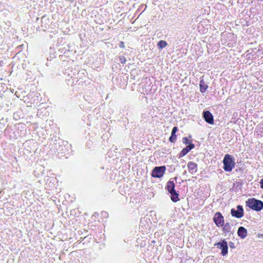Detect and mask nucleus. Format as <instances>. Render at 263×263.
<instances>
[{
	"instance_id": "2eb2a0df",
	"label": "nucleus",
	"mask_w": 263,
	"mask_h": 263,
	"mask_svg": "<svg viewBox=\"0 0 263 263\" xmlns=\"http://www.w3.org/2000/svg\"><path fill=\"white\" fill-rule=\"evenodd\" d=\"M222 230L224 233H229L231 231V227L229 222L223 224Z\"/></svg>"
},
{
	"instance_id": "39448f33",
	"label": "nucleus",
	"mask_w": 263,
	"mask_h": 263,
	"mask_svg": "<svg viewBox=\"0 0 263 263\" xmlns=\"http://www.w3.org/2000/svg\"><path fill=\"white\" fill-rule=\"evenodd\" d=\"M231 214L233 217L240 218L243 216V209L242 205H238L236 206V209H232L231 210Z\"/></svg>"
},
{
	"instance_id": "dca6fc26",
	"label": "nucleus",
	"mask_w": 263,
	"mask_h": 263,
	"mask_svg": "<svg viewBox=\"0 0 263 263\" xmlns=\"http://www.w3.org/2000/svg\"><path fill=\"white\" fill-rule=\"evenodd\" d=\"M167 45V43L166 41L163 40L160 41L157 44L159 49H162L165 47Z\"/></svg>"
},
{
	"instance_id": "b1692460",
	"label": "nucleus",
	"mask_w": 263,
	"mask_h": 263,
	"mask_svg": "<svg viewBox=\"0 0 263 263\" xmlns=\"http://www.w3.org/2000/svg\"><path fill=\"white\" fill-rule=\"evenodd\" d=\"M59 151H63V153H65V151L63 148V147L61 146H59Z\"/></svg>"
},
{
	"instance_id": "423d86ee",
	"label": "nucleus",
	"mask_w": 263,
	"mask_h": 263,
	"mask_svg": "<svg viewBox=\"0 0 263 263\" xmlns=\"http://www.w3.org/2000/svg\"><path fill=\"white\" fill-rule=\"evenodd\" d=\"M213 221L218 227H222L224 224V217L220 212H216L213 217Z\"/></svg>"
},
{
	"instance_id": "ddd939ff",
	"label": "nucleus",
	"mask_w": 263,
	"mask_h": 263,
	"mask_svg": "<svg viewBox=\"0 0 263 263\" xmlns=\"http://www.w3.org/2000/svg\"><path fill=\"white\" fill-rule=\"evenodd\" d=\"M175 183L174 182V181L173 180H171V179H170L167 182V184H166V185L165 187V189L168 191L169 190H171L175 189Z\"/></svg>"
},
{
	"instance_id": "a211bd4d",
	"label": "nucleus",
	"mask_w": 263,
	"mask_h": 263,
	"mask_svg": "<svg viewBox=\"0 0 263 263\" xmlns=\"http://www.w3.org/2000/svg\"><path fill=\"white\" fill-rule=\"evenodd\" d=\"M119 61L121 63L124 64V63H125V62L126 61V59L125 57H124V56H120L119 57Z\"/></svg>"
},
{
	"instance_id": "9b49d317",
	"label": "nucleus",
	"mask_w": 263,
	"mask_h": 263,
	"mask_svg": "<svg viewBox=\"0 0 263 263\" xmlns=\"http://www.w3.org/2000/svg\"><path fill=\"white\" fill-rule=\"evenodd\" d=\"M189 171L192 174L195 173L197 171V164L193 162H189L187 164Z\"/></svg>"
},
{
	"instance_id": "4468645a",
	"label": "nucleus",
	"mask_w": 263,
	"mask_h": 263,
	"mask_svg": "<svg viewBox=\"0 0 263 263\" xmlns=\"http://www.w3.org/2000/svg\"><path fill=\"white\" fill-rule=\"evenodd\" d=\"M171 199L174 202H176L179 201V194L176 192L175 193L171 194Z\"/></svg>"
},
{
	"instance_id": "20e7f679",
	"label": "nucleus",
	"mask_w": 263,
	"mask_h": 263,
	"mask_svg": "<svg viewBox=\"0 0 263 263\" xmlns=\"http://www.w3.org/2000/svg\"><path fill=\"white\" fill-rule=\"evenodd\" d=\"M214 246L221 250V254L222 256H226L228 254V245L225 239L221 240L220 241L216 243Z\"/></svg>"
},
{
	"instance_id": "4be33fe9",
	"label": "nucleus",
	"mask_w": 263,
	"mask_h": 263,
	"mask_svg": "<svg viewBox=\"0 0 263 263\" xmlns=\"http://www.w3.org/2000/svg\"><path fill=\"white\" fill-rule=\"evenodd\" d=\"M260 187L263 189V178L261 179L259 182Z\"/></svg>"
},
{
	"instance_id": "f3484780",
	"label": "nucleus",
	"mask_w": 263,
	"mask_h": 263,
	"mask_svg": "<svg viewBox=\"0 0 263 263\" xmlns=\"http://www.w3.org/2000/svg\"><path fill=\"white\" fill-rule=\"evenodd\" d=\"M182 142L185 145H189L190 144H192L191 143V142L189 141L187 137H183L182 139Z\"/></svg>"
},
{
	"instance_id": "bb28decb",
	"label": "nucleus",
	"mask_w": 263,
	"mask_h": 263,
	"mask_svg": "<svg viewBox=\"0 0 263 263\" xmlns=\"http://www.w3.org/2000/svg\"><path fill=\"white\" fill-rule=\"evenodd\" d=\"M174 179H175V180H177V177H175V178H174Z\"/></svg>"
},
{
	"instance_id": "393cba45",
	"label": "nucleus",
	"mask_w": 263,
	"mask_h": 263,
	"mask_svg": "<svg viewBox=\"0 0 263 263\" xmlns=\"http://www.w3.org/2000/svg\"><path fill=\"white\" fill-rule=\"evenodd\" d=\"M140 6H141V7L145 6V9H144V10H145L146 8V5H144V4L141 5Z\"/></svg>"
},
{
	"instance_id": "a878e982",
	"label": "nucleus",
	"mask_w": 263,
	"mask_h": 263,
	"mask_svg": "<svg viewBox=\"0 0 263 263\" xmlns=\"http://www.w3.org/2000/svg\"><path fill=\"white\" fill-rule=\"evenodd\" d=\"M186 173V171H185L183 173V175H185Z\"/></svg>"
},
{
	"instance_id": "7ed1b4c3",
	"label": "nucleus",
	"mask_w": 263,
	"mask_h": 263,
	"mask_svg": "<svg viewBox=\"0 0 263 263\" xmlns=\"http://www.w3.org/2000/svg\"><path fill=\"white\" fill-rule=\"evenodd\" d=\"M166 167L165 165L155 167L151 173L153 177L160 178L162 177L165 173Z\"/></svg>"
},
{
	"instance_id": "1a4fd4ad",
	"label": "nucleus",
	"mask_w": 263,
	"mask_h": 263,
	"mask_svg": "<svg viewBox=\"0 0 263 263\" xmlns=\"http://www.w3.org/2000/svg\"><path fill=\"white\" fill-rule=\"evenodd\" d=\"M237 234L241 238L244 239L247 236V230L243 227H240L238 229Z\"/></svg>"
},
{
	"instance_id": "6e6552de",
	"label": "nucleus",
	"mask_w": 263,
	"mask_h": 263,
	"mask_svg": "<svg viewBox=\"0 0 263 263\" xmlns=\"http://www.w3.org/2000/svg\"><path fill=\"white\" fill-rule=\"evenodd\" d=\"M195 147L194 144H190L187 145L185 147L183 148L182 151L178 154V158H182L186 155L191 150Z\"/></svg>"
},
{
	"instance_id": "9d476101",
	"label": "nucleus",
	"mask_w": 263,
	"mask_h": 263,
	"mask_svg": "<svg viewBox=\"0 0 263 263\" xmlns=\"http://www.w3.org/2000/svg\"><path fill=\"white\" fill-rule=\"evenodd\" d=\"M178 129L177 126H174L172 130L171 135L169 138V141L172 143H175L176 141L177 135H176V132L178 131Z\"/></svg>"
},
{
	"instance_id": "412c9836",
	"label": "nucleus",
	"mask_w": 263,
	"mask_h": 263,
	"mask_svg": "<svg viewBox=\"0 0 263 263\" xmlns=\"http://www.w3.org/2000/svg\"><path fill=\"white\" fill-rule=\"evenodd\" d=\"M119 47L121 48H125V46H124V42H122V41H120L119 43Z\"/></svg>"
},
{
	"instance_id": "6ab92c4d",
	"label": "nucleus",
	"mask_w": 263,
	"mask_h": 263,
	"mask_svg": "<svg viewBox=\"0 0 263 263\" xmlns=\"http://www.w3.org/2000/svg\"><path fill=\"white\" fill-rule=\"evenodd\" d=\"M101 216L103 218H107L108 217V214L105 211H103L101 213Z\"/></svg>"
},
{
	"instance_id": "f03ea898",
	"label": "nucleus",
	"mask_w": 263,
	"mask_h": 263,
	"mask_svg": "<svg viewBox=\"0 0 263 263\" xmlns=\"http://www.w3.org/2000/svg\"><path fill=\"white\" fill-rule=\"evenodd\" d=\"M223 170L226 172H231L235 165L234 157L229 154H226L223 159Z\"/></svg>"
},
{
	"instance_id": "aec40b11",
	"label": "nucleus",
	"mask_w": 263,
	"mask_h": 263,
	"mask_svg": "<svg viewBox=\"0 0 263 263\" xmlns=\"http://www.w3.org/2000/svg\"><path fill=\"white\" fill-rule=\"evenodd\" d=\"M229 245L230 248L231 249H234L235 248V246L234 242L230 241L229 243Z\"/></svg>"
},
{
	"instance_id": "5701e85b",
	"label": "nucleus",
	"mask_w": 263,
	"mask_h": 263,
	"mask_svg": "<svg viewBox=\"0 0 263 263\" xmlns=\"http://www.w3.org/2000/svg\"><path fill=\"white\" fill-rule=\"evenodd\" d=\"M176 191L175 190V189H173V190H169L168 191V192L171 194L172 193H175L176 192Z\"/></svg>"
},
{
	"instance_id": "f8f14e48",
	"label": "nucleus",
	"mask_w": 263,
	"mask_h": 263,
	"mask_svg": "<svg viewBox=\"0 0 263 263\" xmlns=\"http://www.w3.org/2000/svg\"><path fill=\"white\" fill-rule=\"evenodd\" d=\"M199 88L201 93H204L208 88V85L204 82L203 79L200 81Z\"/></svg>"
},
{
	"instance_id": "f257e3e1",
	"label": "nucleus",
	"mask_w": 263,
	"mask_h": 263,
	"mask_svg": "<svg viewBox=\"0 0 263 263\" xmlns=\"http://www.w3.org/2000/svg\"><path fill=\"white\" fill-rule=\"evenodd\" d=\"M246 203L247 206L255 211L258 212L263 209V202L254 198L248 199Z\"/></svg>"
},
{
	"instance_id": "0eeeda50",
	"label": "nucleus",
	"mask_w": 263,
	"mask_h": 263,
	"mask_svg": "<svg viewBox=\"0 0 263 263\" xmlns=\"http://www.w3.org/2000/svg\"><path fill=\"white\" fill-rule=\"evenodd\" d=\"M203 118L206 122L210 124L214 123V117L209 110H204L202 113Z\"/></svg>"
}]
</instances>
